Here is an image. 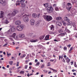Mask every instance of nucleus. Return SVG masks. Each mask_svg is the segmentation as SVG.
Instances as JSON below:
<instances>
[{"instance_id":"obj_1","label":"nucleus","mask_w":77,"mask_h":77,"mask_svg":"<svg viewBox=\"0 0 77 77\" xmlns=\"http://www.w3.org/2000/svg\"><path fill=\"white\" fill-rule=\"evenodd\" d=\"M43 17L45 20L48 22H49L53 20L52 17L49 15L44 16Z\"/></svg>"},{"instance_id":"obj_2","label":"nucleus","mask_w":77,"mask_h":77,"mask_svg":"<svg viewBox=\"0 0 77 77\" xmlns=\"http://www.w3.org/2000/svg\"><path fill=\"white\" fill-rule=\"evenodd\" d=\"M25 28V26L24 25H20L17 26V29L18 31H22Z\"/></svg>"},{"instance_id":"obj_3","label":"nucleus","mask_w":77,"mask_h":77,"mask_svg":"<svg viewBox=\"0 0 77 77\" xmlns=\"http://www.w3.org/2000/svg\"><path fill=\"white\" fill-rule=\"evenodd\" d=\"M18 11L16 10H14V11L12 13H10L8 15V17L10 16V17H12L13 16H14L16 15V14H17V13H18Z\"/></svg>"},{"instance_id":"obj_4","label":"nucleus","mask_w":77,"mask_h":77,"mask_svg":"<svg viewBox=\"0 0 77 77\" xmlns=\"http://www.w3.org/2000/svg\"><path fill=\"white\" fill-rule=\"evenodd\" d=\"M29 15L27 14V13H26V15H25L23 16V20L26 23L29 21Z\"/></svg>"},{"instance_id":"obj_5","label":"nucleus","mask_w":77,"mask_h":77,"mask_svg":"<svg viewBox=\"0 0 77 77\" xmlns=\"http://www.w3.org/2000/svg\"><path fill=\"white\" fill-rule=\"evenodd\" d=\"M25 1V0H18L17 1V2H20L21 4V6L22 7L24 8L26 5L24 4Z\"/></svg>"},{"instance_id":"obj_6","label":"nucleus","mask_w":77,"mask_h":77,"mask_svg":"<svg viewBox=\"0 0 77 77\" xmlns=\"http://www.w3.org/2000/svg\"><path fill=\"white\" fill-rule=\"evenodd\" d=\"M15 31V29L14 27H12L11 29H10L8 31V34H10L11 33V32H14Z\"/></svg>"},{"instance_id":"obj_7","label":"nucleus","mask_w":77,"mask_h":77,"mask_svg":"<svg viewBox=\"0 0 77 77\" xmlns=\"http://www.w3.org/2000/svg\"><path fill=\"white\" fill-rule=\"evenodd\" d=\"M47 10L48 12L49 13H52L53 10V8L51 6L50 7H48V8Z\"/></svg>"},{"instance_id":"obj_8","label":"nucleus","mask_w":77,"mask_h":77,"mask_svg":"<svg viewBox=\"0 0 77 77\" xmlns=\"http://www.w3.org/2000/svg\"><path fill=\"white\" fill-rule=\"evenodd\" d=\"M67 5L68 6V7L66 8H67V11H70V9L72 8V4L70 3H67Z\"/></svg>"},{"instance_id":"obj_9","label":"nucleus","mask_w":77,"mask_h":77,"mask_svg":"<svg viewBox=\"0 0 77 77\" xmlns=\"http://www.w3.org/2000/svg\"><path fill=\"white\" fill-rule=\"evenodd\" d=\"M19 38H23L25 37V35L23 33H20L19 35Z\"/></svg>"},{"instance_id":"obj_10","label":"nucleus","mask_w":77,"mask_h":77,"mask_svg":"<svg viewBox=\"0 0 77 77\" xmlns=\"http://www.w3.org/2000/svg\"><path fill=\"white\" fill-rule=\"evenodd\" d=\"M15 23L16 25H20L21 23V21L19 20H17L16 21Z\"/></svg>"},{"instance_id":"obj_11","label":"nucleus","mask_w":77,"mask_h":77,"mask_svg":"<svg viewBox=\"0 0 77 77\" xmlns=\"http://www.w3.org/2000/svg\"><path fill=\"white\" fill-rule=\"evenodd\" d=\"M31 24V25H33L35 24V21L33 19H31L30 20Z\"/></svg>"},{"instance_id":"obj_12","label":"nucleus","mask_w":77,"mask_h":77,"mask_svg":"<svg viewBox=\"0 0 77 77\" xmlns=\"http://www.w3.org/2000/svg\"><path fill=\"white\" fill-rule=\"evenodd\" d=\"M60 41V39L59 38H56V39H54V42H58Z\"/></svg>"},{"instance_id":"obj_13","label":"nucleus","mask_w":77,"mask_h":77,"mask_svg":"<svg viewBox=\"0 0 77 77\" xmlns=\"http://www.w3.org/2000/svg\"><path fill=\"white\" fill-rule=\"evenodd\" d=\"M65 60H66V62H67V63H69L70 61V60L69 59L68 57H67V58H66Z\"/></svg>"},{"instance_id":"obj_14","label":"nucleus","mask_w":77,"mask_h":77,"mask_svg":"<svg viewBox=\"0 0 77 77\" xmlns=\"http://www.w3.org/2000/svg\"><path fill=\"white\" fill-rule=\"evenodd\" d=\"M64 20L67 22L69 21V19L67 17H65L64 18Z\"/></svg>"},{"instance_id":"obj_15","label":"nucleus","mask_w":77,"mask_h":77,"mask_svg":"<svg viewBox=\"0 0 77 77\" xmlns=\"http://www.w3.org/2000/svg\"><path fill=\"white\" fill-rule=\"evenodd\" d=\"M56 24H57V25L59 26H61L62 25V24L61 23V22H59L58 21H57L56 22Z\"/></svg>"},{"instance_id":"obj_16","label":"nucleus","mask_w":77,"mask_h":77,"mask_svg":"<svg viewBox=\"0 0 77 77\" xmlns=\"http://www.w3.org/2000/svg\"><path fill=\"white\" fill-rule=\"evenodd\" d=\"M50 35H47L46 37L45 38V40H47L49 39V36Z\"/></svg>"},{"instance_id":"obj_17","label":"nucleus","mask_w":77,"mask_h":77,"mask_svg":"<svg viewBox=\"0 0 77 77\" xmlns=\"http://www.w3.org/2000/svg\"><path fill=\"white\" fill-rule=\"evenodd\" d=\"M4 15V12L2 11H1L0 17L2 18L3 17Z\"/></svg>"},{"instance_id":"obj_18","label":"nucleus","mask_w":77,"mask_h":77,"mask_svg":"<svg viewBox=\"0 0 77 77\" xmlns=\"http://www.w3.org/2000/svg\"><path fill=\"white\" fill-rule=\"evenodd\" d=\"M26 56V54H21L20 57V58L21 59H23V58L24 57Z\"/></svg>"},{"instance_id":"obj_19","label":"nucleus","mask_w":77,"mask_h":77,"mask_svg":"<svg viewBox=\"0 0 77 77\" xmlns=\"http://www.w3.org/2000/svg\"><path fill=\"white\" fill-rule=\"evenodd\" d=\"M72 26H73L74 29L75 30H77V29L76 28V25H75V23H73L72 24Z\"/></svg>"},{"instance_id":"obj_20","label":"nucleus","mask_w":77,"mask_h":77,"mask_svg":"<svg viewBox=\"0 0 77 77\" xmlns=\"http://www.w3.org/2000/svg\"><path fill=\"white\" fill-rule=\"evenodd\" d=\"M38 40L36 39V40H33V39H32L30 41V42H35L37 41Z\"/></svg>"},{"instance_id":"obj_21","label":"nucleus","mask_w":77,"mask_h":77,"mask_svg":"<svg viewBox=\"0 0 77 77\" xmlns=\"http://www.w3.org/2000/svg\"><path fill=\"white\" fill-rule=\"evenodd\" d=\"M65 31H66V32H67L68 33H70V31L69 29H67V27H66L65 28Z\"/></svg>"},{"instance_id":"obj_22","label":"nucleus","mask_w":77,"mask_h":77,"mask_svg":"<svg viewBox=\"0 0 77 77\" xmlns=\"http://www.w3.org/2000/svg\"><path fill=\"white\" fill-rule=\"evenodd\" d=\"M45 35H43V36H42L41 37H40L39 39L40 40H42V39H43L45 37Z\"/></svg>"},{"instance_id":"obj_23","label":"nucleus","mask_w":77,"mask_h":77,"mask_svg":"<svg viewBox=\"0 0 77 77\" xmlns=\"http://www.w3.org/2000/svg\"><path fill=\"white\" fill-rule=\"evenodd\" d=\"M51 30H52V31H54V26L52 25L51 26Z\"/></svg>"},{"instance_id":"obj_24","label":"nucleus","mask_w":77,"mask_h":77,"mask_svg":"<svg viewBox=\"0 0 77 77\" xmlns=\"http://www.w3.org/2000/svg\"><path fill=\"white\" fill-rule=\"evenodd\" d=\"M32 16L34 18H36L37 17V14L35 13H34L32 14Z\"/></svg>"},{"instance_id":"obj_25","label":"nucleus","mask_w":77,"mask_h":77,"mask_svg":"<svg viewBox=\"0 0 77 77\" xmlns=\"http://www.w3.org/2000/svg\"><path fill=\"white\" fill-rule=\"evenodd\" d=\"M5 2V0H0V3L2 4L3 3Z\"/></svg>"},{"instance_id":"obj_26","label":"nucleus","mask_w":77,"mask_h":77,"mask_svg":"<svg viewBox=\"0 0 77 77\" xmlns=\"http://www.w3.org/2000/svg\"><path fill=\"white\" fill-rule=\"evenodd\" d=\"M4 23L6 24H8L9 23V21L7 20H4Z\"/></svg>"},{"instance_id":"obj_27","label":"nucleus","mask_w":77,"mask_h":77,"mask_svg":"<svg viewBox=\"0 0 77 77\" xmlns=\"http://www.w3.org/2000/svg\"><path fill=\"white\" fill-rule=\"evenodd\" d=\"M50 69H51V70H53L54 72H57V70H56L55 69H53L52 68H50Z\"/></svg>"},{"instance_id":"obj_28","label":"nucleus","mask_w":77,"mask_h":77,"mask_svg":"<svg viewBox=\"0 0 77 77\" xmlns=\"http://www.w3.org/2000/svg\"><path fill=\"white\" fill-rule=\"evenodd\" d=\"M16 35V33H13V34L12 35V37L13 38H14Z\"/></svg>"},{"instance_id":"obj_29","label":"nucleus","mask_w":77,"mask_h":77,"mask_svg":"<svg viewBox=\"0 0 77 77\" xmlns=\"http://www.w3.org/2000/svg\"><path fill=\"white\" fill-rule=\"evenodd\" d=\"M68 25L69 26H71L72 25V22L70 21L68 23Z\"/></svg>"},{"instance_id":"obj_30","label":"nucleus","mask_w":77,"mask_h":77,"mask_svg":"<svg viewBox=\"0 0 77 77\" xmlns=\"http://www.w3.org/2000/svg\"><path fill=\"white\" fill-rule=\"evenodd\" d=\"M62 19V18L61 17H57L56 18V20H60Z\"/></svg>"},{"instance_id":"obj_31","label":"nucleus","mask_w":77,"mask_h":77,"mask_svg":"<svg viewBox=\"0 0 77 77\" xmlns=\"http://www.w3.org/2000/svg\"><path fill=\"white\" fill-rule=\"evenodd\" d=\"M62 23H63V25L64 26H66V23L65 22V21H62Z\"/></svg>"},{"instance_id":"obj_32","label":"nucleus","mask_w":77,"mask_h":77,"mask_svg":"<svg viewBox=\"0 0 77 77\" xmlns=\"http://www.w3.org/2000/svg\"><path fill=\"white\" fill-rule=\"evenodd\" d=\"M43 5L44 6L46 7H47L48 6V4L47 3H46L45 4H44Z\"/></svg>"},{"instance_id":"obj_33","label":"nucleus","mask_w":77,"mask_h":77,"mask_svg":"<svg viewBox=\"0 0 77 77\" xmlns=\"http://www.w3.org/2000/svg\"><path fill=\"white\" fill-rule=\"evenodd\" d=\"M40 15L41 14H37V15L36 17H37V18H39Z\"/></svg>"},{"instance_id":"obj_34","label":"nucleus","mask_w":77,"mask_h":77,"mask_svg":"<svg viewBox=\"0 0 77 77\" xmlns=\"http://www.w3.org/2000/svg\"><path fill=\"white\" fill-rule=\"evenodd\" d=\"M55 9L56 11H58L59 10V8H58V7H55Z\"/></svg>"},{"instance_id":"obj_35","label":"nucleus","mask_w":77,"mask_h":77,"mask_svg":"<svg viewBox=\"0 0 77 77\" xmlns=\"http://www.w3.org/2000/svg\"><path fill=\"white\" fill-rule=\"evenodd\" d=\"M24 72L23 71H21L20 72V74H24Z\"/></svg>"},{"instance_id":"obj_36","label":"nucleus","mask_w":77,"mask_h":77,"mask_svg":"<svg viewBox=\"0 0 77 77\" xmlns=\"http://www.w3.org/2000/svg\"><path fill=\"white\" fill-rule=\"evenodd\" d=\"M9 64H10V65H12L13 64V61H11L9 62Z\"/></svg>"},{"instance_id":"obj_37","label":"nucleus","mask_w":77,"mask_h":77,"mask_svg":"<svg viewBox=\"0 0 77 77\" xmlns=\"http://www.w3.org/2000/svg\"><path fill=\"white\" fill-rule=\"evenodd\" d=\"M49 34H54V32H49Z\"/></svg>"},{"instance_id":"obj_38","label":"nucleus","mask_w":77,"mask_h":77,"mask_svg":"<svg viewBox=\"0 0 77 77\" xmlns=\"http://www.w3.org/2000/svg\"><path fill=\"white\" fill-rule=\"evenodd\" d=\"M16 6H20V3L18 2H17L16 3Z\"/></svg>"},{"instance_id":"obj_39","label":"nucleus","mask_w":77,"mask_h":77,"mask_svg":"<svg viewBox=\"0 0 77 77\" xmlns=\"http://www.w3.org/2000/svg\"><path fill=\"white\" fill-rule=\"evenodd\" d=\"M54 50L55 51H58V49L57 48H54Z\"/></svg>"},{"instance_id":"obj_40","label":"nucleus","mask_w":77,"mask_h":77,"mask_svg":"<svg viewBox=\"0 0 77 77\" xmlns=\"http://www.w3.org/2000/svg\"><path fill=\"white\" fill-rule=\"evenodd\" d=\"M62 61H63V63H66V61H65V59H64V58H63V59H62Z\"/></svg>"},{"instance_id":"obj_41","label":"nucleus","mask_w":77,"mask_h":77,"mask_svg":"<svg viewBox=\"0 0 77 77\" xmlns=\"http://www.w3.org/2000/svg\"><path fill=\"white\" fill-rule=\"evenodd\" d=\"M19 62H17V64L16 65V66L17 67H18V66H19Z\"/></svg>"},{"instance_id":"obj_42","label":"nucleus","mask_w":77,"mask_h":77,"mask_svg":"<svg viewBox=\"0 0 77 77\" xmlns=\"http://www.w3.org/2000/svg\"><path fill=\"white\" fill-rule=\"evenodd\" d=\"M44 66H45L44 64H43L41 66V68H44Z\"/></svg>"},{"instance_id":"obj_43","label":"nucleus","mask_w":77,"mask_h":77,"mask_svg":"<svg viewBox=\"0 0 77 77\" xmlns=\"http://www.w3.org/2000/svg\"><path fill=\"white\" fill-rule=\"evenodd\" d=\"M51 66L50 63H48V64H47V66Z\"/></svg>"},{"instance_id":"obj_44","label":"nucleus","mask_w":77,"mask_h":77,"mask_svg":"<svg viewBox=\"0 0 77 77\" xmlns=\"http://www.w3.org/2000/svg\"><path fill=\"white\" fill-rule=\"evenodd\" d=\"M63 49L65 51L66 50H67V47H64Z\"/></svg>"},{"instance_id":"obj_45","label":"nucleus","mask_w":77,"mask_h":77,"mask_svg":"<svg viewBox=\"0 0 77 77\" xmlns=\"http://www.w3.org/2000/svg\"><path fill=\"white\" fill-rule=\"evenodd\" d=\"M53 6H54V8H55V7H57V4H54V5H53Z\"/></svg>"},{"instance_id":"obj_46","label":"nucleus","mask_w":77,"mask_h":77,"mask_svg":"<svg viewBox=\"0 0 77 77\" xmlns=\"http://www.w3.org/2000/svg\"><path fill=\"white\" fill-rule=\"evenodd\" d=\"M74 66L75 67H77V65L76 64V62H74Z\"/></svg>"},{"instance_id":"obj_47","label":"nucleus","mask_w":77,"mask_h":77,"mask_svg":"<svg viewBox=\"0 0 77 77\" xmlns=\"http://www.w3.org/2000/svg\"><path fill=\"white\" fill-rule=\"evenodd\" d=\"M43 71H44V72H45V73H47L48 72V70H43Z\"/></svg>"},{"instance_id":"obj_48","label":"nucleus","mask_w":77,"mask_h":77,"mask_svg":"<svg viewBox=\"0 0 77 77\" xmlns=\"http://www.w3.org/2000/svg\"><path fill=\"white\" fill-rule=\"evenodd\" d=\"M8 43H6V44L3 45V47H5V46H6L8 45Z\"/></svg>"},{"instance_id":"obj_49","label":"nucleus","mask_w":77,"mask_h":77,"mask_svg":"<svg viewBox=\"0 0 77 77\" xmlns=\"http://www.w3.org/2000/svg\"><path fill=\"white\" fill-rule=\"evenodd\" d=\"M7 55H8V56H11V53L9 54L8 52H7Z\"/></svg>"},{"instance_id":"obj_50","label":"nucleus","mask_w":77,"mask_h":77,"mask_svg":"<svg viewBox=\"0 0 77 77\" xmlns=\"http://www.w3.org/2000/svg\"><path fill=\"white\" fill-rule=\"evenodd\" d=\"M27 67H28V66L27 65H26L25 66V69H27Z\"/></svg>"},{"instance_id":"obj_51","label":"nucleus","mask_w":77,"mask_h":77,"mask_svg":"<svg viewBox=\"0 0 77 77\" xmlns=\"http://www.w3.org/2000/svg\"><path fill=\"white\" fill-rule=\"evenodd\" d=\"M69 53H72V51L69 50Z\"/></svg>"},{"instance_id":"obj_52","label":"nucleus","mask_w":77,"mask_h":77,"mask_svg":"<svg viewBox=\"0 0 77 77\" xmlns=\"http://www.w3.org/2000/svg\"><path fill=\"white\" fill-rule=\"evenodd\" d=\"M73 47H70V50H71V51H72L73 50Z\"/></svg>"},{"instance_id":"obj_53","label":"nucleus","mask_w":77,"mask_h":77,"mask_svg":"<svg viewBox=\"0 0 77 77\" xmlns=\"http://www.w3.org/2000/svg\"><path fill=\"white\" fill-rule=\"evenodd\" d=\"M38 62V60L37 59H35V63H37Z\"/></svg>"},{"instance_id":"obj_54","label":"nucleus","mask_w":77,"mask_h":77,"mask_svg":"<svg viewBox=\"0 0 77 77\" xmlns=\"http://www.w3.org/2000/svg\"><path fill=\"white\" fill-rule=\"evenodd\" d=\"M50 61L51 62H53L54 61V60H52L51 59L50 60Z\"/></svg>"},{"instance_id":"obj_55","label":"nucleus","mask_w":77,"mask_h":77,"mask_svg":"<svg viewBox=\"0 0 77 77\" xmlns=\"http://www.w3.org/2000/svg\"><path fill=\"white\" fill-rule=\"evenodd\" d=\"M11 58H12V60H16V59H15V58L14 57H11Z\"/></svg>"},{"instance_id":"obj_56","label":"nucleus","mask_w":77,"mask_h":77,"mask_svg":"<svg viewBox=\"0 0 77 77\" xmlns=\"http://www.w3.org/2000/svg\"><path fill=\"white\" fill-rule=\"evenodd\" d=\"M9 39H10L12 41H14L13 39L12 38H9Z\"/></svg>"},{"instance_id":"obj_57","label":"nucleus","mask_w":77,"mask_h":77,"mask_svg":"<svg viewBox=\"0 0 77 77\" xmlns=\"http://www.w3.org/2000/svg\"><path fill=\"white\" fill-rule=\"evenodd\" d=\"M29 58V57H28V56L26 57L25 58V59H26V60L28 59Z\"/></svg>"},{"instance_id":"obj_58","label":"nucleus","mask_w":77,"mask_h":77,"mask_svg":"<svg viewBox=\"0 0 77 77\" xmlns=\"http://www.w3.org/2000/svg\"><path fill=\"white\" fill-rule=\"evenodd\" d=\"M40 64V62H38L37 63H36V65H39Z\"/></svg>"},{"instance_id":"obj_59","label":"nucleus","mask_w":77,"mask_h":77,"mask_svg":"<svg viewBox=\"0 0 77 77\" xmlns=\"http://www.w3.org/2000/svg\"><path fill=\"white\" fill-rule=\"evenodd\" d=\"M2 69H4V70H5L6 69V68H5L4 67V66H3L2 67Z\"/></svg>"},{"instance_id":"obj_60","label":"nucleus","mask_w":77,"mask_h":77,"mask_svg":"<svg viewBox=\"0 0 77 77\" xmlns=\"http://www.w3.org/2000/svg\"><path fill=\"white\" fill-rule=\"evenodd\" d=\"M21 68V66H20L19 67H17V69H19V68Z\"/></svg>"},{"instance_id":"obj_61","label":"nucleus","mask_w":77,"mask_h":77,"mask_svg":"<svg viewBox=\"0 0 77 77\" xmlns=\"http://www.w3.org/2000/svg\"><path fill=\"white\" fill-rule=\"evenodd\" d=\"M73 63H74V62H73V61H72V62H70V63H71V65L73 64Z\"/></svg>"},{"instance_id":"obj_62","label":"nucleus","mask_w":77,"mask_h":77,"mask_svg":"<svg viewBox=\"0 0 77 77\" xmlns=\"http://www.w3.org/2000/svg\"><path fill=\"white\" fill-rule=\"evenodd\" d=\"M32 65V63L31 62H30V63H29V66H31V65Z\"/></svg>"},{"instance_id":"obj_63","label":"nucleus","mask_w":77,"mask_h":77,"mask_svg":"<svg viewBox=\"0 0 77 77\" xmlns=\"http://www.w3.org/2000/svg\"><path fill=\"white\" fill-rule=\"evenodd\" d=\"M75 36V38H77V33H76V35Z\"/></svg>"},{"instance_id":"obj_64","label":"nucleus","mask_w":77,"mask_h":77,"mask_svg":"<svg viewBox=\"0 0 77 77\" xmlns=\"http://www.w3.org/2000/svg\"><path fill=\"white\" fill-rule=\"evenodd\" d=\"M73 75H74L76 76V74L75 73H73Z\"/></svg>"}]
</instances>
